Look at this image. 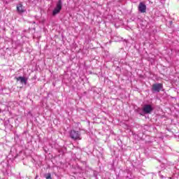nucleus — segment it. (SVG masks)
<instances>
[{
    "instance_id": "f257e3e1",
    "label": "nucleus",
    "mask_w": 179,
    "mask_h": 179,
    "mask_svg": "<svg viewBox=\"0 0 179 179\" xmlns=\"http://www.w3.org/2000/svg\"><path fill=\"white\" fill-rule=\"evenodd\" d=\"M70 138L73 139V141H80L82 136H80V132L75 130H71L70 132Z\"/></svg>"
},
{
    "instance_id": "f03ea898",
    "label": "nucleus",
    "mask_w": 179,
    "mask_h": 179,
    "mask_svg": "<svg viewBox=\"0 0 179 179\" xmlns=\"http://www.w3.org/2000/svg\"><path fill=\"white\" fill-rule=\"evenodd\" d=\"M163 89V84L162 83H155L152 85V92L153 93H159L160 90Z\"/></svg>"
},
{
    "instance_id": "7ed1b4c3",
    "label": "nucleus",
    "mask_w": 179,
    "mask_h": 179,
    "mask_svg": "<svg viewBox=\"0 0 179 179\" xmlns=\"http://www.w3.org/2000/svg\"><path fill=\"white\" fill-rule=\"evenodd\" d=\"M153 110H155V108L150 104H145L143 107L144 114H150Z\"/></svg>"
},
{
    "instance_id": "20e7f679",
    "label": "nucleus",
    "mask_w": 179,
    "mask_h": 179,
    "mask_svg": "<svg viewBox=\"0 0 179 179\" xmlns=\"http://www.w3.org/2000/svg\"><path fill=\"white\" fill-rule=\"evenodd\" d=\"M138 9L140 13H146V4L143 2H140Z\"/></svg>"
},
{
    "instance_id": "39448f33",
    "label": "nucleus",
    "mask_w": 179,
    "mask_h": 179,
    "mask_svg": "<svg viewBox=\"0 0 179 179\" xmlns=\"http://www.w3.org/2000/svg\"><path fill=\"white\" fill-rule=\"evenodd\" d=\"M17 81H20L22 85H27V78L26 77L19 76L16 78Z\"/></svg>"
},
{
    "instance_id": "423d86ee",
    "label": "nucleus",
    "mask_w": 179,
    "mask_h": 179,
    "mask_svg": "<svg viewBox=\"0 0 179 179\" xmlns=\"http://www.w3.org/2000/svg\"><path fill=\"white\" fill-rule=\"evenodd\" d=\"M17 11L18 13H24V9H23V5L22 3L17 5Z\"/></svg>"
},
{
    "instance_id": "0eeeda50",
    "label": "nucleus",
    "mask_w": 179,
    "mask_h": 179,
    "mask_svg": "<svg viewBox=\"0 0 179 179\" xmlns=\"http://www.w3.org/2000/svg\"><path fill=\"white\" fill-rule=\"evenodd\" d=\"M56 8L57 9H59L61 10V9H62V0H59L57 3L56 5Z\"/></svg>"
},
{
    "instance_id": "6e6552de",
    "label": "nucleus",
    "mask_w": 179,
    "mask_h": 179,
    "mask_svg": "<svg viewBox=\"0 0 179 179\" xmlns=\"http://www.w3.org/2000/svg\"><path fill=\"white\" fill-rule=\"evenodd\" d=\"M59 12H61V10H59V8H55L53 10V12H52L53 16H55V15H58V13H59Z\"/></svg>"
},
{
    "instance_id": "1a4fd4ad",
    "label": "nucleus",
    "mask_w": 179,
    "mask_h": 179,
    "mask_svg": "<svg viewBox=\"0 0 179 179\" xmlns=\"http://www.w3.org/2000/svg\"><path fill=\"white\" fill-rule=\"evenodd\" d=\"M45 178L46 179H51V173H45L44 175Z\"/></svg>"
},
{
    "instance_id": "9d476101",
    "label": "nucleus",
    "mask_w": 179,
    "mask_h": 179,
    "mask_svg": "<svg viewBox=\"0 0 179 179\" xmlns=\"http://www.w3.org/2000/svg\"><path fill=\"white\" fill-rule=\"evenodd\" d=\"M0 113H2V109L0 108Z\"/></svg>"
},
{
    "instance_id": "9b49d317",
    "label": "nucleus",
    "mask_w": 179,
    "mask_h": 179,
    "mask_svg": "<svg viewBox=\"0 0 179 179\" xmlns=\"http://www.w3.org/2000/svg\"><path fill=\"white\" fill-rule=\"evenodd\" d=\"M38 176H37V175H36V178H36V179H37V178H38Z\"/></svg>"
},
{
    "instance_id": "f8f14e48",
    "label": "nucleus",
    "mask_w": 179,
    "mask_h": 179,
    "mask_svg": "<svg viewBox=\"0 0 179 179\" xmlns=\"http://www.w3.org/2000/svg\"><path fill=\"white\" fill-rule=\"evenodd\" d=\"M141 114V115H143V113H140Z\"/></svg>"
}]
</instances>
